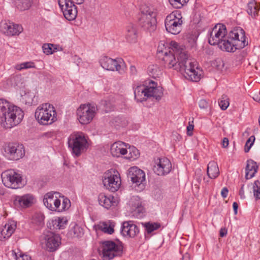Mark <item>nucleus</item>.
Returning <instances> with one entry per match:
<instances>
[{"label": "nucleus", "instance_id": "aec40b11", "mask_svg": "<svg viewBox=\"0 0 260 260\" xmlns=\"http://www.w3.org/2000/svg\"><path fill=\"white\" fill-rule=\"evenodd\" d=\"M120 232L124 237L134 238L138 234L139 230L132 221H128L122 223Z\"/></svg>", "mask_w": 260, "mask_h": 260}, {"label": "nucleus", "instance_id": "9d476101", "mask_svg": "<svg viewBox=\"0 0 260 260\" xmlns=\"http://www.w3.org/2000/svg\"><path fill=\"white\" fill-rule=\"evenodd\" d=\"M121 183L120 174L117 170L111 169L105 173L103 184L107 189L115 192L119 188Z\"/></svg>", "mask_w": 260, "mask_h": 260}, {"label": "nucleus", "instance_id": "09e8293b", "mask_svg": "<svg viewBox=\"0 0 260 260\" xmlns=\"http://www.w3.org/2000/svg\"><path fill=\"white\" fill-rule=\"evenodd\" d=\"M13 253L15 256L16 260H31V257L29 255L23 253L21 252L17 253L13 251Z\"/></svg>", "mask_w": 260, "mask_h": 260}, {"label": "nucleus", "instance_id": "6ab92c4d", "mask_svg": "<svg viewBox=\"0 0 260 260\" xmlns=\"http://www.w3.org/2000/svg\"><path fill=\"white\" fill-rule=\"evenodd\" d=\"M127 177L131 179L133 183L138 185L143 184L145 181V173L137 167H133L128 169Z\"/></svg>", "mask_w": 260, "mask_h": 260}, {"label": "nucleus", "instance_id": "de8ad7c7", "mask_svg": "<svg viewBox=\"0 0 260 260\" xmlns=\"http://www.w3.org/2000/svg\"><path fill=\"white\" fill-rule=\"evenodd\" d=\"M255 137L254 136H250L249 138L247 140L244 147V151L246 153L249 152L251 147L253 145Z\"/></svg>", "mask_w": 260, "mask_h": 260}, {"label": "nucleus", "instance_id": "49530a36", "mask_svg": "<svg viewBox=\"0 0 260 260\" xmlns=\"http://www.w3.org/2000/svg\"><path fill=\"white\" fill-rule=\"evenodd\" d=\"M253 191L254 197L256 199H260V182L259 181H255L253 184Z\"/></svg>", "mask_w": 260, "mask_h": 260}, {"label": "nucleus", "instance_id": "a19ab883", "mask_svg": "<svg viewBox=\"0 0 260 260\" xmlns=\"http://www.w3.org/2000/svg\"><path fill=\"white\" fill-rule=\"evenodd\" d=\"M60 198L62 199V204H60L58 208V212L66 210L71 206V202L69 199L64 198L63 196H61Z\"/></svg>", "mask_w": 260, "mask_h": 260}, {"label": "nucleus", "instance_id": "e433bc0d", "mask_svg": "<svg viewBox=\"0 0 260 260\" xmlns=\"http://www.w3.org/2000/svg\"><path fill=\"white\" fill-rule=\"evenodd\" d=\"M128 155L125 156V158L131 160H135L139 156L140 153L139 150L135 147H129L127 150V153Z\"/></svg>", "mask_w": 260, "mask_h": 260}, {"label": "nucleus", "instance_id": "f3484780", "mask_svg": "<svg viewBox=\"0 0 260 260\" xmlns=\"http://www.w3.org/2000/svg\"><path fill=\"white\" fill-rule=\"evenodd\" d=\"M172 169V164L166 157L158 158L153 167L154 172L158 176H164L169 174Z\"/></svg>", "mask_w": 260, "mask_h": 260}, {"label": "nucleus", "instance_id": "69168bd1", "mask_svg": "<svg viewBox=\"0 0 260 260\" xmlns=\"http://www.w3.org/2000/svg\"><path fill=\"white\" fill-rule=\"evenodd\" d=\"M203 180H204V182H205L206 184H207V183L209 182V179H206L205 178H204Z\"/></svg>", "mask_w": 260, "mask_h": 260}, {"label": "nucleus", "instance_id": "39448f33", "mask_svg": "<svg viewBox=\"0 0 260 260\" xmlns=\"http://www.w3.org/2000/svg\"><path fill=\"white\" fill-rule=\"evenodd\" d=\"M35 116L38 122L42 125L51 124L57 120L55 108L49 103L39 106L36 110Z\"/></svg>", "mask_w": 260, "mask_h": 260}, {"label": "nucleus", "instance_id": "7c9ffc66", "mask_svg": "<svg viewBox=\"0 0 260 260\" xmlns=\"http://www.w3.org/2000/svg\"><path fill=\"white\" fill-rule=\"evenodd\" d=\"M61 11L64 17L69 21L74 20L77 15V9L75 5H72L71 8Z\"/></svg>", "mask_w": 260, "mask_h": 260}, {"label": "nucleus", "instance_id": "c756f323", "mask_svg": "<svg viewBox=\"0 0 260 260\" xmlns=\"http://www.w3.org/2000/svg\"><path fill=\"white\" fill-rule=\"evenodd\" d=\"M114 223L111 220L102 222L98 224V228L100 230L109 234H112L114 233Z\"/></svg>", "mask_w": 260, "mask_h": 260}, {"label": "nucleus", "instance_id": "a211bd4d", "mask_svg": "<svg viewBox=\"0 0 260 260\" xmlns=\"http://www.w3.org/2000/svg\"><path fill=\"white\" fill-rule=\"evenodd\" d=\"M0 29L7 36H14L18 35L22 31V27L18 24L4 21L0 23Z\"/></svg>", "mask_w": 260, "mask_h": 260}, {"label": "nucleus", "instance_id": "774afa93", "mask_svg": "<svg viewBox=\"0 0 260 260\" xmlns=\"http://www.w3.org/2000/svg\"><path fill=\"white\" fill-rule=\"evenodd\" d=\"M243 193H244V191L243 190H241L240 191V194L241 198H242V196L243 194Z\"/></svg>", "mask_w": 260, "mask_h": 260}, {"label": "nucleus", "instance_id": "f257e3e1", "mask_svg": "<svg viewBox=\"0 0 260 260\" xmlns=\"http://www.w3.org/2000/svg\"><path fill=\"white\" fill-rule=\"evenodd\" d=\"M159 47L160 46L157 52L159 57L160 54L164 55L162 60L165 67L180 72L185 78L190 81L198 82L201 79L202 71L197 66L196 61L189 58L186 50L177 43L172 41L171 50L168 51L159 50Z\"/></svg>", "mask_w": 260, "mask_h": 260}, {"label": "nucleus", "instance_id": "20e7f679", "mask_svg": "<svg viewBox=\"0 0 260 260\" xmlns=\"http://www.w3.org/2000/svg\"><path fill=\"white\" fill-rule=\"evenodd\" d=\"M141 13L140 25L146 31L153 32L156 28L157 10L153 6L143 5Z\"/></svg>", "mask_w": 260, "mask_h": 260}, {"label": "nucleus", "instance_id": "c85d7f7f", "mask_svg": "<svg viewBox=\"0 0 260 260\" xmlns=\"http://www.w3.org/2000/svg\"><path fill=\"white\" fill-rule=\"evenodd\" d=\"M260 9V4L257 3L255 0H251L247 5V12L253 18L258 16V13Z\"/></svg>", "mask_w": 260, "mask_h": 260}, {"label": "nucleus", "instance_id": "052dcab7", "mask_svg": "<svg viewBox=\"0 0 260 260\" xmlns=\"http://www.w3.org/2000/svg\"><path fill=\"white\" fill-rule=\"evenodd\" d=\"M233 207L234 209L235 214H236L237 213V210L238 208V204L236 202H234L233 204Z\"/></svg>", "mask_w": 260, "mask_h": 260}, {"label": "nucleus", "instance_id": "7ed1b4c3", "mask_svg": "<svg viewBox=\"0 0 260 260\" xmlns=\"http://www.w3.org/2000/svg\"><path fill=\"white\" fill-rule=\"evenodd\" d=\"M134 88L135 98L138 101L142 102L147 98L153 97L159 101L163 95L162 88L157 86V84L151 81L146 87L143 85L137 86Z\"/></svg>", "mask_w": 260, "mask_h": 260}, {"label": "nucleus", "instance_id": "79ce46f5", "mask_svg": "<svg viewBox=\"0 0 260 260\" xmlns=\"http://www.w3.org/2000/svg\"><path fill=\"white\" fill-rule=\"evenodd\" d=\"M220 108L223 110H226L229 106V98L226 95H222L218 102Z\"/></svg>", "mask_w": 260, "mask_h": 260}, {"label": "nucleus", "instance_id": "4468645a", "mask_svg": "<svg viewBox=\"0 0 260 260\" xmlns=\"http://www.w3.org/2000/svg\"><path fill=\"white\" fill-rule=\"evenodd\" d=\"M226 28L224 25L218 24L216 25L209 32V43L212 45L220 44L226 36Z\"/></svg>", "mask_w": 260, "mask_h": 260}, {"label": "nucleus", "instance_id": "f03ea898", "mask_svg": "<svg viewBox=\"0 0 260 260\" xmlns=\"http://www.w3.org/2000/svg\"><path fill=\"white\" fill-rule=\"evenodd\" d=\"M24 117L23 111L18 107L12 105L9 102L0 99L1 124L6 129L19 124Z\"/></svg>", "mask_w": 260, "mask_h": 260}, {"label": "nucleus", "instance_id": "473e14b6", "mask_svg": "<svg viewBox=\"0 0 260 260\" xmlns=\"http://www.w3.org/2000/svg\"><path fill=\"white\" fill-rule=\"evenodd\" d=\"M121 250L120 248L113 241H107L103 243V251Z\"/></svg>", "mask_w": 260, "mask_h": 260}, {"label": "nucleus", "instance_id": "5701e85b", "mask_svg": "<svg viewBox=\"0 0 260 260\" xmlns=\"http://www.w3.org/2000/svg\"><path fill=\"white\" fill-rule=\"evenodd\" d=\"M110 151L114 157H118L127 153V149L124 143L120 141L114 143L111 146Z\"/></svg>", "mask_w": 260, "mask_h": 260}, {"label": "nucleus", "instance_id": "6e6552de", "mask_svg": "<svg viewBox=\"0 0 260 260\" xmlns=\"http://www.w3.org/2000/svg\"><path fill=\"white\" fill-rule=\"evenodd\" d=\"M97 110V107L94 104L87 103L81 105L77 110L79 122L82 124L89 123L95 116Z\"/></svg>", "mask_w": 260, "mask_h": 260}, {"label": "nucleus", "instance_id": "1a4fd4ad", "mask_svg": "<svg viewBox=\"0 0 260 260\" xmlns=\"http://www.w3.org/2000/svg\"><path fill=\"white\" fill-rule=\"evenodd\" d=\"M100 63L102 68L111 71H117L122 74L125 72V63L121 58L113 59L109 57L104 56L101 57Z\"/></svg>", "mask_w": 260, "mask_h": 260}, {"label": "nucleus", "instance_id": "cd10ccee", "mask_svg": "<svg viewBox=\"0 0 260 260\" xmlns=\"http://www.w3.org/2000/svg\"><path fill=\"white\" fill-rule=\"evenodd\" d=\"M138 37L137 30L134 24H130L126 27V39L127 41L133 43L136 42Z\"/></svg>", "mask_w": 260, "mask_h": 260}, {"label": "nucleus", "instance_id": "4d7b16f0", "mask_svg": "<svg viewBox=\"0 0 260 260\" xmlns=\"http://www.w3.org/2000/svg\"><path fill=\"white\" fill-rule=\"evenodd\" d=\"M253 99L254 101L260 103V92H258L254 94L253 96Z\"/></svg>", "mask_w": 260, "mask_h": 260}, {"label": "nucleus", "instance_id": "e2e57ef3", "mask_svg": "<svg viewBox=\"0 0 260 260\" xmlns=\"http://www.w3.org/2000/svg\"><path fill=\"white\" fill-rule=\"evenodd\" d=\"M131 73L133 75H135L136 74L137 70L136 68L134 66H131L130 68Z\"/></svg>", "mask_w": 260, "mask_h": 260}, {"label": "nucleus", "instance_id": "412c9836", "mask_svg": "<svg viewBox=\"0 0 260 260\" xmlns=\"http://www.w3.org/2000/svg\"><path fill=\"white\" fill-rule=\"evenodd\" d=\"M16 228V223L14 221H9L4 226L0 228V240L3 241L9 238L14 232Z\"/></svg>", "mask_w": 260, "mask_h": 260}, {"label": "nucleus", "instance_id": "bb28decb", "mask_svg": "<svg viewBox=\"0 0 260 260\" xmlns=\"http://www.w3.org/2000/svg\"><path fill=\"white\" fill-rule=\"evenodd\" d=\"M207 174L209 178L215 179L219 175V170L217 164L214 161H211L209 162L207 169Z\"/></svg>", "mask_w": 260, "mask_h": 260}, {"label": "nucleus", "instance_id": "0eeeda50", "mask_svg": "<svg viewBox=\"0 0 260 260\" xmlns=\"http://www.w3.org/2000/svg\"><path fill=\"white\" fill-rule=\"evenodd\" d=\"M180 11H175L168 15L165 21L167 31L173 35L179 34L182 27L183 21Z\"/></svg>", "mask_w": 260, "mask_h": 260}, {"label": "nucleus", "instance_id": "423d86ee", "mask_svg": "<svg viewBox=\"0 0 260 260\" xmlns=\"http://www.w3.org/2000/svg\"><path fill=\"white\" fill-rule=\"evenodd\" d=\"M68 144L73 154L76 156H79L88 147L87 138L81 132L72 134L68 138Z\"/></svg>", "mask_w": 260, "mask_h": 260}, {"label": "nucleus", "instance_id": "4be33fe9", "mask_svg": "<svg viewBox=\"0 0 260 260\" xmlns=\"http://www.w3.org/2000/svg\"><path fill=\"white\" fill-rule=\"evenodd\" d=\"M98 201L100 205L107 209L117 205L116 200L115 198L111 195H106L105 193L99 194Z\"/></svg>", "mask_w": 260, "mask_h": 260}, {"label": "nucleus", "instance_id": "dca6fc26", "mask_svg": "<svg viewBox=\"0 0 260 260\" xmlns=\"http://www.w3.org/2000/svg\"><path fill=\"white\" fill-rule=\"evenodd\" d=\"M61 197L58 192H50L45 194L43 199L44 205L51 211H58V208L60 205Z\"/></svg>", "mask_w": 260, "mask_h": 260}, {"label": "nucleus", "instance_id": "a18cd8bd", "mask_svg": "<svg viewBox=\"0 0 260 260\" xmlns=\"http://www.w3.org/2000/svg\"><path fill=\"white\" fill-rule=\"evenodd\" d=\"M170 4L175 8L178 9L182 7L184 3L188 0H169Z\"/></svg>", "mask_w": 260, "mask_h": 260}, {"label": "nucleus", "instance_id": "ea45409f", "mask_svg": "<svg viewBox=\"0 0 260 260\" xmlns=\"http://www.w3.org/2000/svg\"><path fill=\"white\" fill-rule=\"evenodd\" d=\"M58 3L61 11L71 8L72 5H75L72 0H58Z\"/></svg>", "mask_w": 260, "mask_h": 260}, {"label": "nucleus", "instance_id": "f704fd0d", "mask_svg": "<svg viewBox=\"0 0 260 260\" xmlns=\"http://www.w3.org/2000/svg\"><path fill=\"white\" fill-rule=\"evenodd\" d=\"M68 220L66 217H58L53 221V224L54 228L58 229H63L67 224Z\"/></svg>", "mask_w": 260, "mask_h": 260}, {"label": "nucleus", "instance_id": "603ef678", "mask_svg": "<svg viewBox=\"0 0 260 260\" xmlns=\"http://www.w3.org/2000/svg\"><path fill=\"white\" fill-rule=\"evenodd\" d=\"M199 105L201 109H207L209 107V103L205 100H201L199 102Z\"/></svg>", "mask_w": 260, "mask_h": 260}, {"label": "nucleus", "instance_id": "2eb2a0df", "mask_svg": "<svg viewBox=\"0 0 260 260\" xmlns=\"http://www.w3.org/2000/svg\"><path fill=\"white\" fill-rule=\"evenodd\" d=\"M228 37L230 39L236 43L235 44L238 49H242L248 45L245 31L241 27H237L231 30Z\"/></svg>", "mask_w": 260, "mask_h": 260}, {"label": "nucleus", "instance_id": "f8f14e48", "mask_svg": "<svg viewBox=\"0 0 260 260\" xmlns=\"http://www.w3.org/2000/svg\"><path fill=\"white\" fill-rule=\"evenodd\" d=\"M5 156L9 160H17L22 158L25 150L22 145L17 143H9L4 149Z\"/></svg>", "mask_w": 260, "mask_h": 260}, {"label": "nucleus", "instance_id": "338daca9", "mask_svg": "<svg viewBox=\"0 0 260 260\" xmlns=\"http://www.w3.org/2000/svg\"><path fill=\"white\" fill-rule=\"evenodd\" d=\"M141 206V204L139 202L136 206H134V207L136 208H139Z\"/></svg>", "mask_w": 260, "mask_h": 260}, {"label": "nucleus", "instance_id": "ddd939ff", "mask_svg": "<svg viewBox=\"0 0 260 260\" xmlns=\"http://www.w3.org/2000/svg\"><path fill=\"white\" fill-rule=\"evenodd\" d=\"M60 241L61 239L58 235L48 231L43 236L42 244L45 245L47 250L53 252L57 250L61 243Z\"/></svg>", "mask_w": 260, "mask_h": 260}, {"label": "nucleus", "instance_id": "b1692460", "mask_svg": "<svg viewBox=\"0 0 260 260\" xmlns=\"http://www.w3.org/2000/svg\"><path fill=\"white\" fill-rule=\"evenodd\" d=\"M34 198L32 194H26L22 196H17L15 199L14 203L18 204L21 207H28L34 202Z\"/></svg>", "mask_w": 260, "mask_h": 260}, {"label": "nucleus", "instance_id": "680f3d73", "mask_svg": "<svg viewBox=\"0 0 260 260\" xmlns=\"http://www.w3.org/2000/svg\"><path fill=\"white\" fill-rule=\"evenodd\" d=\"M182 260H190L189 254L187 253H186L183 255Z\"/></svg>", "mask_w": 260, "mask_h": 260}, {"label": "nucleus", "instance_id": "393cba45", "mask_svg": "<svg viewBox=\"0 0 260 260\" xmlns=\"http://www.w3.org/2000/svg\"><path fill=\"white\" fill-rule=\"evenodd\" d=\"M235 44L236 43L230 39L228 36H226L222 41H220V44H218V46L222 50L227 52H234L236 50L239 49Z\"/></svg>", "mask_w": 260, "mask_h": 260}, {"label": "nucleus", "instance_id": "bf43d9fd", "mask_svg": "<svg viewBox=\"0 0 260 260\" xmlns=\"http://www.w3.org/2000/svg\"><path fill=\"white\" fill-rule=\"evenodd\" d=\"M227 234V231L225 229H221L220 231V236L221 237H223L224 236H226Z\"/></svg>", "mask_w": 260, "mask_h": 260}, {"label": "nucleus", "instance_id": "a878e982", "mask_svg": "<svg viewBox=\"0 0 260 260\" xmlns=\"http://www.w3.org/2000/svg\"><path fill=\"white\" fill-rule=\"evenodd\" d=\"M258 166L256 162L252 159H248L247 161L246 167L245 177L247 179H250L254 176L257 172Z\"/></svg>", "mask_w": 260, "mask_h": 260}, {"label": "nucleus", "instance_id": "13d9d810", "mask_svg": "<svg viewBox=\"0 0 260 260\" xmlns=\"http://www.w3.org/2000/svg\"><path fill=\"white\" fill-rule=\"evenodd\" d=\"M222 147L223 148H226L229 145V140L227 138H224L222 142Z\"/></svg>", "mask_w": 260, "mask_h": 260}, {"label": "nucleus", "instance_id": "5fc2aeb1", "mask_svg": "<svg viewBox=\"0 0 260 260\" xmlns=\"http://www.w3.org/2000/svg\"><path fill=\"white\" fill-rule=\"evenodd\" d=\"M229 190L226 187H223L221 191V195L223 198H225L228 196Z\"/></svg>", "mask_w": 260, "mask_h": 260}, {"label": "nucleus", "instance_id": "58836bf2", "mask_svg": "<svg viewBox=\"0 0 260 260\" xmlns=\"http://www.w3.org/2000/svg\"><path fill=\"white\" fill-rule=\"evenodd\" d=\"M146 231L148 234H150L152 232L157 230L160 227V224L158 223L146 222L144 224Z\"/></svg>", "mask_w": 260, "mask_h": 260}, {"label": "nucleus", "instance_id": "864d4df0", "mask_svg": "<svg viewBox=\"0 0 260 260\" xmlns=\"http://www.w3.org/2000/svg\"><path fill=\"white\" fill-rule=\"evenodd\" d=\"M194 126L193 124H189L187 127V135L188 136H192V131L193 129Z\"/></svg>", "mask_w": 260, "mask_h": 260}, {"label": "nucleus", "instance_id": "c03bdc74", "mask_svg": "<svg viewBox=\"0 0 260 260\" xmlns=\"http://www.w3.org/2000/svg\"><path fill=\"white\" fill-rule=\"evenodd\" d=\"M35 67L34 63L31 61L25 62L16 66V70L21 71L23 69H27Z\"/></svg>", "mask_w": 260, "mask_h": 260}, {"label": "nucleus", "instance_id": "3c124183", "mask_svg": "<svg viewBox=\"0 0 260 260\" xmlns=\"http://www.w3.org/2000/svg\"><path fill=\"white\" fill-rule=\"evenodd\" d=\"M52 44H44L43 46V49L44 52L46 54H51L53 53V51L51 48Z\"/></svg>", "mask_w": 260, "mask_h": 260}, {"label": "nucleus", "instance_id": "8fccbe9b", "mask_svg": "<svg viewBox=\"0 0 260 260\" xmlns=\"http://www.w3.org/2000/svg\"><path fill=\"white\" fill-rule=\"evenodd\" d=\"M34 97L35 95L34 93L30 92L26 93L22 96L23 100H24L25 103L29 105L32 104Z\"/></svg>", "mask_w": 260, "mask_h": 260}, {"label": "nucleus", "instance_id": "37998d69", "mask_svg": "<svg viewBox=\"0 0 260 260\" xmlns=\"http://www.w3.org/2000/svg\"><path fill=\"white\" fill-rule=\"evenodd\" d=\"M148 72L149 75L154 78L158 77L161 74L159 69L156 66H154L149 67Z\"/></svg>", "mask_w": 260, "mask_h": 260}, {"label": "nucleus", "instance_id": "0e129e2a", "mask_svg": "<svg viewBox=\"0 0 260 260\" xmlns=\"http://www.w3.org/2000/svg\"><path fill=\"white\" fill-rule=\"evenodd\" d=\"M76 4H81L83 3L84 2V0H76Z\"/></svg>", "mask_w": 260, "mask_h": 260}, {"label": "nucleus", "instance_id": "4c0bfd02", "mask_svg": "<svg viewBox=\"0 0 260 260\" xmlns=\"http://www.w3.org/2000/svg\"><path fill=\"white\" fill-rule=\"evenodd\" d=\"M70 234L74 237H81L84 234L83 229L77 224H75L70 230Z\"/></svg>", "mask_w": 260, "mask_h": 260}, {"label": "nucleus", "instance_id": "9b49d317", "mask_svg": "<svg viewBox=\"0 0 260 260\" xmlns=\"http://www.w3.org/2000/svg\"><path fill=\"white\" fill-rule=\"evenodd\" d=\"M1 176L2 182L7 187L17 189L22 186L21 176L14 170H7Z\"/></svg>", "mask_w": 260, "mask_h": 260}, {"label": "nucleus", "instance_id": "6e6d98bb", "mask_svg": "<svg viewBox=\"0 0 260 260\" xmlns=\"http://www.w3.org/2000/svg\"><path fill=\"white\" fill-rule=\"evenodd\" d=\"M188 41L189 42H190V43L192 45H193L196 42L197 38L196 37V36H193L191 37L188 38Z\"/></svg>", "mask_w": 260, "mask_h": 260}, {"label": "nucleus", "instance_id": "72a5a7b5", "mask_svg": "<svg viewBox=\"0 0 260 260\" xmlns=\"http://www.w3.org/2000/svg\"><path fill=\"white\" fill-rule=\"evenodd\" d=\"M44 216L41 213H36L32 218V223L39 227L42 226L44 224Z\"/></svg>", "mask_w": 260, "mask_h": 260}, {"label": "nucleus", "instance_id": "c9c22d12", "mask_svg": "<svg viewBox=\"0 0 260 260\" xmlns=\"http://www.w3.org/2000/svg\"><path fill=\"white\" fill-rule=\"evenodd\" d=\"M121 250L103 251V257L104 260H111L114 257L120 255Z\"/></svg>", "mask_w": 260, "mask_h": 260}, {"label": "nucleus", "instance_id": "2f4dec72", "mask_svg": "<svg viewBox=\"0 0 260 260\" xmlns=\"http://www.w3.org/2000/svg\"><path fill=\"white\" fill-rule=\"evenodd\" d=\"M32 4V0H17L16 6L20 11H25L29 9Z\"/></svg>", "mask_w": 260, "mask_h": 260}]
</instances>
